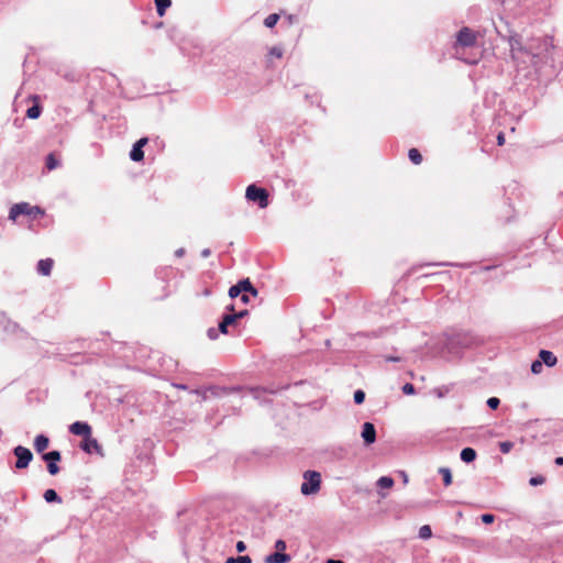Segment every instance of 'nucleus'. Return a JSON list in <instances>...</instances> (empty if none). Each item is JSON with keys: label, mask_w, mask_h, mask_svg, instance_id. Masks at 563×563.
<instances>
[{"label": "nucleus", "mask_w": 563, "mask_h": 563, "mask_svg": "<svg viewBox=\"0 0 563 563\" xmlns=\"http://www.w3.org/2000/svg\"><path fill=\"white\" fill-rule=\"evenodd\" d=\"M49 440L47 437L40 434L34 440V448L36 452L42 453L44 452L48 446Z\"/></svg>", "instance_id": "nucleus-13"}, {"label": "nucleus", "mask_w": 563, "mask_h": 563, "mask_svg": "<svg viewBox=\"0 0 563 563\" xmlns=\"http://www.w3.org/2000/svg\"><path fill=\"white\" fill-rule=\"evenodd\" d=\"M156 11L159 16H163L166 10L172 5V0H155Z\"/></svg>", "instance_id": "nucleus-17"}, {"label": "nucleus", "mask_w": 563, "mask_h": 563, "mask_svg": "<svg viewBox=\"0 0 563 563\" xmlns=\"http://www.w3.org/2000/svg\"><path fill=\"white\" fill-rule=\"evenodd\" d=\"M236 550H238V552H244L246 550L245 543L243 541H239L236 543Z\"/></svg>", "instance_id": "nucleus-43"}, {"label": "nucleus", "mask_w": 563, "mask_h": 563, "mask_svg": "<svg viewBox=\"0 0 563 563\" xmlns=\"http://www.w3.org/2000/svg\"><path fill=\"white\" fill-rule=\"evenodd\" d=\"M463 514L461 511L457 512V517L462 518Z\"/></svg>", "instance_id": "nucleus-53"}, {"label": "nucleus", "mask_w": 563, "mask_h": 563, "mask_svg": "<svg viewBox=\"0 0 563 563\" xmlns=\"http://www.w3.org/2000/svg\"><path fill=\"white\" fill-rule=\"evenodd\" d=\"M448 391L449 389L443 387L434 389V394L440 398L443 397Z\"/></svg>", "instance_id": "nucleus-40"}, {"label": "nucleus", "mask_w": 563, "mask_h": 563, "mask_svg": "<svg viewBox=\"0 0 563 563\" xmlns=\"http://www.w3.org/2000/svg\"><path fill=\"white\" fill-rule=\"evenodd\" d=\"M241 300H242L244 303H247V302H249V295L244 292V294L241 296Z\"/></svg>", "instance_id": "nucleus-47"}, {"label": "nucleus", "mask_w": 563, "mask_h": 563, "mask_svg": "<svg viewBox=\"0 0 563 563\" xmlns=\"http://www.w3.org/2000/svg\"><path fill=\"white\" fill-rule=\"evenodd\" d=\"M242 292V287H241V282L238 283L236 285H233L232 287H230L229 289V296L231 298H235L238 297L240 294Z\"/></svg>", "instance_id": "nucleus-29"}, {"label": "nucleus", "mask_w": 563, "mask_h": 563, "mask_svg": "<svg viewBox=\"0 0 563 563\" xmlns=\"http://www.w3.org/2000/svg\"><path fill=\"white\" fill-rule=\"evenodd\" d=\"M69 431L76 435H82L85 438L91 435V428L87 422L76 421L69 427Z\"/></svg>", "instance_id": "nucleus-9"}, {"label": "nucleus", "mask_w": 563, "mask_h": 563, "mask_svg": "<svg viewBox=\"0 0 563 563\" xmlns=\"http://www.w3.org/2000/svg\"><path fill=\"white\" fill-rule=\"evenodd\" d=\"M497 144L499 146L504 145L505 144V134L503 132H500L498 135H497Z\"/></svg>", "instance_id": "nucleus-42"}, {"label": "nucleus", "mask_w": 563, "mask_h": 563, "mask_svg": "<svg viewBox=\"0 0 563 563\" xmlns=\"http://www.w3.org/2000/svg\"><path fill=\"white\" fill-rule=\"evenodd\" d=\"M245 197L247 200L257 202L260 208H266L268 205V192L264 188H260L255 185H250L246 188Z\"/></svg>", "instance_id": "nucleus-3"}, {"label": "nucleus", "mask_w": 563, "mask_h": 563, "mask_svg": "<svg viewBox=\"0 0 563 563\" xmlns=\"http://www.w3.org/2000/svg\"><path fill=\"white\" fill-rule=\"evenodd\" d=\"M290 560V555L282 552H275L265 558V563H288Z\"/></svg>", "instance_id": "nucleus-11"}, {"label": "nucleus", "mask_w": 563, "mask_h": 563, "mask_svg": "<svg viewBox=\"0 0 563 563\" xmlns=\"http://www.w3.org/2000/svg\"><path fill=\"white\" fill-rule=\"evenodd\" d=\"M361 437L366 445H371L376 441V430L372 422L363 424Z\"/></svg>", "instance_id": "nucleus-7"}, {"label": "nucleus", "mask_w": 563, "mask_h": 563, "mask_svg": "<svg viewBox=\"0 0 563 563\" xmlns=\"http://www.w3.org/2000/svg\"><path fill=\"white\" fill-rule=\"evenodd\" d=\"M208 335L210 339H216L217 338V332L214 329H209L208 330Z\"/></svg>", "instance_id": "nucleus-44"}, {"label": "nucleus", "mask_w": 563, "mask_h": 563, "mask_svg": "<svg viewBox=\"0 0 563 563\" xmlns=\"http://www.w3.org/2000/svg\"><path fill=\"white\" fill-rule=\"evenodd\" d=\"M44 499L47 503H60L62 499L54 489H47L44 493Z\"/></svg>", "instance_id": "nucleus-19"}, {"label": "nucleus", "mask_w": 563, "mask_h": 563, "mask_svg": "<svg viewBox=\"0 0 563 563\" xmlns=\"http://www.w3.org/2000/svg\"><path fill=\"white\" fill-rule=\"evenodd\" d=\"M43 460L46 462H58L60 460V453L58 451H51L43 454Z\"/></svg>", "instance_id": "nucleus-24"}, {"label": "nucleus", "mask_w": 563, "mask_h": 563, "mask_svg": "<svg viewBox=\"0 0 563 563\" xmlns=\"http://www.w3.org/2000/svg\"><path fill=\"white\" fill-rule=\"evenodd\" d=\"M476 459V452L472 448H465L461 451V460L465 463H471Z\"/></svg>", "instance_id": "nucleus-16"}, {"label": "nucleus", "mask_w": 563, "mask_h": 563, "mask_svg": "<svg viewBox=\"0 0 563 563\" xmlns=\"http://www.w3.org/2000/svg\"><path fill=\"white\" fill-rule=\"evenodd\" d=\"M14 455L16 456L15 467L16 468H25L29 466L30 462L33 459V454L30 449L18 445L13 450Z\"/></svg>", "instance_id": "nucleus-5"}, {"label": "nucleus", "mask_w": 563, "mask_h": 563, "mask_svg": "<svg viewBox=\"0 0 563 563\" xmlns=\"http://www.w3.org/2000/svg\"><path fill=\"white\" fill-rule=\"evenodd\" d=\"M431 536H432V531H431L430 526L424 525V526L420 527L419 537L421 539H429V538H431Z\"/></svg>", "instance_id": "nucleus-28"}, {"label": "nucleus", "mask_w": 563, "mask_h": 563, "mask_svg": "<svg viewBox=\"0 0 563 563\" xmlns=\"http://www.w3.org/2000/svg\"><path fill=\"white\" fill-rule=\"evenodd\" d=\"M514 448V443L510 441H504L499 443V449L504 454H507Z\"/></svg>", "instance_id": "nucleus-31"}, {"label": "nucleus", "mask_w": 563, "mask_h": 563, "mask_svg": "<svg viewBox=\"0 0 563 563\" xmlns=\"http://www.w3.org/2000/svg\"><path fill=\"white\" fill-rule=\"evenodd\" d=\"M481 519L484 523L489 525L494 522L495 516L492 514H484L481 516Z\"/></svg>", "instance_id": "nucleus-37"}, {"label": "nucleus", "mask_w": 563, "mask_h": 563, "mask_svg": "<svg viewBox=\"0 0 563 563\" xmlns=\"http://www.w3.org/2000/svg\"><path fill=\"white\" fill-rule=\"evenodd\" d=\"M209 255H210V250L209 249L202 250V252H201V256L202 257H208Z\"/></svg>", "instance_id": "nucleus-46"}, {"label": "nucleus", "mask_w": 563, "mask_h": 563, "mask_svg": "<svg viewBox=\"0 0 563 563\" xmlns=\"http://www.w3.org/2000/svg\"><path fill=\"white\" fill-rule=\"evenodd\" d=\"M408 156H409L410 161L416 165H418L422 162V156L417 148H410Z\"/></svg>", "instance_id": "nucleus-22"}, {"label": "nucleus", "mask_w": 563, "mask_h": 563, "mask_svg": "<svg viewBox=\"0 0 563 563\" xmlns=\"http://www.w3.org/2000/svg\"><path fill=\"white\" fill-rule=\"evenodd\" d=\"M386 361H387V362H399V361H400V357H397V356H387V357H386Z\"/></svg>", "instance_id": "nucleus-45"}, {"label": "nucleus", "mask_w": 563, "mask_h": 563, "mask_svg": "<svg viewBox=\"0 0 563 563\" xmlns=\"http://www.w3.org/2000/svg\"><path fill=\"white\" fill-rule=\"evenodd\" d=\"M305 482L301 484L300 492L302 495H314L320 490L321 475L316 471H306L303 474Z\"/></svg>", "instance_id": "nucleus-1"}, {"label": "nucleus", "mask_w": 563, "mask_h": 563, "mask_svg": "<svg viewBox=\"0 0 563 563\" xmlns=\"http://www.w3.org/2000/svg\"><path fill=\"white\" fill-rule=\"evenodd\" d=\"M40 114H41V107L37 104L32 106L26 111V115L30 119H37L40 117Z\"/></svg>", "instance_id": "nucleus-25"}, {"label": "nucleus", "mask_w": 563, "mask_h": 563, "mask_svg": "<svg viewBox=\"0 0 563 563\" xmlns=\"http://www.w3.org/2000/svg\"><path fill=\"white\" fill-rule=\"evenodd\" d=\"M53 260L51 258L41 260L37 263V272L44 276H48L51 274Z\"/></svg>", "instance_id": "nucleus-12"}, {"label": "nucleus", "mask_w": 563, "mask_h": 563, "mask_svg": "<svg viewBox=\"0 0 563 563\" xmlns=\"http://www.w3.org/2000/svg\"><path fill=\"white\" fill-rule=\"evenodd\" d=\"M500 404V400L497 397H490L487 399V406L490 409H497Z\"/></svg>", "instance_id": "nucleus-35"}, {"label": "nucleus", "mask_w": 563, "mask_h": 563, "mask_svg": "<svg viewBox=\"0 0 563 563\" xmlns=\"http://www.w3.org/2000/svg\"><path fill=\"white\" fill-rule=\"evenodd\" d=\"M228 309H229L230 311H232V312L234 311V307H233L232 305H231V306H229V307H228Z\"/></svg>", "instance_id": "nucleus-52"}, {"label": "nucleus", "mask_w": 563, "mask_h": 563, "mask_svg": "<svg viewBox=\"0 0 563 563\" xmlns=\"http://www.w3.org/2000/svg\"><path fill=\"white\" fill-rule=\"evenodd\" d=\"M402 391L406 395H413L415 394V387H413L412 384L407 383V384H405L402 386Z\"/></svg>", "instance_id": "nucleus-38"}, {"label": "nucleus", "mask_w": 563, "mask_h": 563, "mask_svg": "<svg viewBox=\"0 0 563 563\" xmlns=\"http://www.w3.org/2000/svg\"><path fill=\"white\" fill-rule=\"evenodd\" d=\"M543 369V363L540 360H536L531 364V372L533 374H540Z\"/></svg>", "instance_id": "nucleus-30"}, {"label": "nucleus", "mask_w": 563, "mask_h": 563, "mask_svg": "<svg viewBox=\"0 0 563 563\" xmlns=\"http://www.w3.org/2000/svg\"><path fill=\"white\" fill-rule=\"evenodd\" d=\"M275 548H276L277 552H282L286 549V542L284 540H277L275 542Z\"/></svg>", "instance_id": "nucleus-39"}, {"label": "nucleus", "mask_w": 563, "mask_h": 563, "mask_svg": "<svg viewBox=\"0 0 563 563\" xmlns=\"http://www.w3.org/2000/svg\"><path fill=\"white\" fill-rule=\"evenodd\" d=\"M279 20V15L277 13H273V14H269L265 21H264V24L265 26L267 27H273L275 26V24L278 22Z\"/></svg>", "instance_id": "nucleus-27"}, {"label": "nucleus", "mask_w": 563, "mask_h": 563, "mask_svg": "<svg viewBox=\"0 0 563 563\" xmlns=\"http://www.w3.org/2000/svg\"><path fill=\"white\" fill-rule=\"evenodd\" d=\"M184 252H185L184 249L177 250L176 251V256H183Z\"/></svg>", "instance_id": "nucleus-49"}, {"label": "nucleus", "mask_w": 563, "mask_h": 563, "mask_svg": "<svg viewBox=\"0 0 563 563\" xmlns=\"http://www.w3.org/2000/svg\"><path fill=\"white\" fill-rule=\"evenodd\" d=\"M235 323V317L230 314H225L222 319V321L219 323V331L223 334L228 333V327Z\"/></svg>", "instance_id": "nucleus-15"}, {"label": "nucleus", "mask_w": 563, "mask_h": 563, "mask_svg": "<svg viewBox=\"0 0 563 563\" xmlns=\"http://www.w3.org/2000/svg\"><path fill=\"white\" fill-rule=\"evenodd\" d=\"M147 144V139L146 137H142L132 147L131 152H130V158L133 161V162H140L143 159L144 157V152H143V147Z\"/></svg>", "instance_id": "nucleus-8"}, {"label": "nucleus", "mask_w": 563, "mask_h": 563, "mask_svg": "<svg viewBox=\"0 0 563 563\" xmlns=\"http://www.w3.org/2000/svg\"><path fill=\"white\" fill-rule=\"evenodd\" d=\"M327 563H343L342 561L340 560H328Z\"/></svg>", "instance_id": "nucleus-50"}, {"label": "nucleus", "mask_w": 563, "mask_h": 563, "mask_svg": "<svg viewBox=\"0 0 563 563\" xmlns=\"http://www.w3.org/2000/svg\"><path fill=\"white\" fill-rule=\"evenodd\" d=\"M539 360L549 367L554 366L558 362L556 356L551 351L548 350L540 351Z\"/></svg>", "instance_id": "nucleus-10"}, {"label": "nucleus", "mask_w": 563, "mask_h": 563, "mask_svg": "<svg viewBox=\"0 0 563 563\" xmlns=\"http://www.w3.org/2000/svg\"><path fill=\"white\" fill-rule=\"evenodd\" d=\"M544 482H545V479L543 476H534V477L530 478L529 484L531 486H538V485H542Z\"/></svg>", "instance_id": "nucleus-36"}, {"label": "nucleus", "mask_w": 563, "mask_h": 563, "mask_svg": "<svg viewBox=\"0 0 563 563\" xmlns=\"http://www.w3.org/2000/svg\"><path fill=\"white\" fill-rule=\"evenodd\" d=\"M40 213H42V210L38 207H32L26 202H21L10 209L9 219L14 221L21 214L35 216Z\"/></svg>", "instance_id": "nucleus-4"}, {"label": "nucleus", "mask_w": 563, "mask_h": 563, "mask_svg": "<svg viewBox=\"0 0 563 563\" xmlns=\"http://www.w3.org/2000/svg\"><path fill=\"white\" fill-rule=\"evenodd\" d=\"M269 56L282 58L283 57V48L279 46H274L269 49Z\"/></svg>", "instance_id": "nucleus-32"}, {"label": "nucleus", "mask_w": 563, "mask_h": 563, "mask_svg": "<svg viewBox=\"0 0 563 563\" xmlns=\"http://www.w3.org/2000/svg\"><path fill=\"white\" fill-rule=\"evenodd\" d=\"M456 42L459 45L463 47H471L476 42V36L472 30L468 27H463L456 36Z\"/></svg>", "instance_id": "nucleus-6"}, {"label": "nucleus", "mask_w": 563, "mask_h": 563, "mask_svg": "<svg viewBox=\"0 0 563 563\" xmlns=\"http://www.w3.org/2000/svg\"><path fill=\"white\" fill-rule=\"evenodd\" d=\"M509 44H510L511 56L514 59H516V60L521 59L522 63H527V62L534 63V59L537 58V54L525 49L521 45V42L518 38L511 37L509 41Z\"/></svg>", "instance_id": "nucleus-2"}, {"label": "nucleus", "mask_w": 563, "mask_h": 563, "mask_svg": "<svg viewBox=\"0 0 563 563\" xmlns=\"http://www.w3.org/2000/svg\"><path fill=\"white\" fill-rule=\"evenodd\" d=\"M394 485V479L389 476H382L377 481V486L380 488H390Z\"/></svg>", "instance_id": "nucleus-21"}, {"label": "nucleus", "mask_w": 563, "mask_h": 563, "mask_svg": "<svg viewBox=\"0 0 563 563\" xmlns=\"http://www.w3.org/2000/svg\"><path fill=\"white\" fill-rule=\"evenodd\" d=\"M99 448L98 441L92 439L91 435L85 438V441L81 444V449L87 453H91L92 450H99Z\"/></svg>", "instance_id": "nucleus-14"}, {"label": "nucleus", "mask_w": 563, "mask_h": 563, "mask_svg": "<svg viewBox=\"0 0 563 563\" xmlns=\"http://www.w3.org/2000/svg\"><path fill=\"white\" fill-rule=\"evenodd\" d=\"M555 464L563 465V457L562 456L556 457L555 459Z\"/></svg>", "instance_id": "nucleus-48"}, {"label": "nucleus", "mask_w": 563, "mask_h": 563, "mask_svg": "<svg viewBox=\"0 0 563 563\" xmlns=\"http://www.w3.org/2000/svg\"><path fill=\"white\" fill-rule=\"evenodd\" d=\"M246 314H247V310H243V311H240V312H238V313H232V316H233V317H235V322H236L239 319H241V318L245 317Z\"/></svg>", "instance_id": "nucleus-41"}, {"label": "nucleus", "mask_w": 563, "mask_h": 563, "mask_svg": "<svg viewBox=\"0 0 563 563\" xmlns=\"http://www.w3.org/2000/svg\"><path fill=\"white\" fill-rule=\"evenodd\" d=\"M241 287H242V292L251 294L254 297H256L258 294L257 289L251 284V282L249 279L241 280Z\"/></svg>", "instance_id": "nucleus-18"}, {"label": "nucleus", "mask_w": 563, "mask_h": 563, "mask_svg": "<svg viewBox=\"0 0 563 563\" xmlns=\"http://www.w3.org/2000/svg\"><path fill=\"white\" fill-rule=\"evenodd\" d=\"M439 473L442 475L444 485L450 486L452 484L451 471L448 467H441Z\"/></svg>", "instance_id": "nucleus-20"}, {"label": "nucleus", "mask_w": 563, "mask_h": 563, "mask_svg": "<svg viewBox=\"0 0 563 563\" xmlns=\"http://www.w3.org/2000/svg\"><path fill=\"white\" fill-rule=\"evenodd\" d=\"M364 399H365V393L363 390L358 389L354 393L355 404L360 405L364 401Z\"/></svg>", "instance_id": "nucleus-33"}, {"label": "nucleus", "mask_w": 563, "mask_h": 563, "mask_svg": "<svg viewBox=\"0 0 563 563\" xmlns=\"http://www.w3.org/2000/svg\"><path fill=\"white\" fill-rule=\"evenodd\" d=\"M47 471L51 475H56L59 472V467L56 462H47Z\"/></svg>", "instance_id": "nucleus-34"}, {"label": "nucleus", "mask_w": 563, "mask_h": 563, "mask_svg": "<svg viewBox=\"0 0 563 563\" xmlns=\"http://www.w3.org/2000/svg\"><path fill=\"white\" fill-rule=\"evenodd\" d=\"M225 563H252V560L249 555H243L238 558H228Z\"/></svg>", "instance_id": "nucleus-26"}, {"label": "nucleus", "mask_w": 563, "mask_h": 563, "mask_svg": "<svg viewBox=\"0 0 563 563\" xmlns=\"http://www.w3.org/2000/svg\"><path fill=\"white\" fill-rule=\"evenodd\" d=\"M402 479H404V483L406 484L408 482V477L405 473H402Z\"/></svg>", "instance_id": "nucleus-51"}, {"label": "nucleus", "mask_w": 563, "mask_h": 563, "mask_svg": "<svg viewBox=\"0 0 563 563\" xmlns=\"http://www.w3.org/2000/svg\"><path fill=\"white\" fill-rule=\"evenodd\" d=\"M59 165V162L56 159L53 153L48 154L46 157V167L48 170L55 169Z\"/></svg>", "instance_id": "nucleus-23"}]
</instances>
